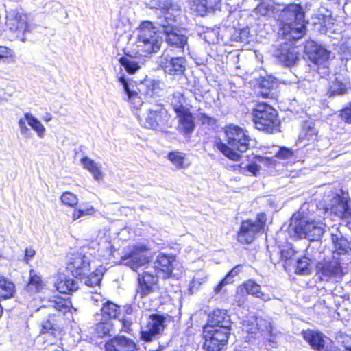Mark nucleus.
Returning <instances> with one entry per match:
<instances>
[{
	"label": "nucleus",
	"mask_w": 351,
	"mask_h": 351,
	"mask_svg": "<svg viewBox=\"0 0 351 351\" xmlns=\"http://www.w3.org/2000/svg\"><path fill=\"white\" fill-rule=\"evenodd\" d=\"M56 290L63 294H71L77 290V282L71 278L64 277L60 278L56 283Z\"/></svg>",
	"instance_id": "obj_29"
},
{
	"label": "nucleus",
	"mask_w": 351,
	"mask_h": 351,
	"mask_svg": "<svg viewBox=\"0 0 351 351\" xmlns=\"http://www.w3.org/2000/svg\"><path fill=\"white\" fill-rule=\"evenodd\" d=\"M242 330L246 333L245 341H252L258 337L259 327L256 321H244Z\"/></svg>",
	"instance_id": "obj_34"
},
{
	"label": "nucleus",
	"mask_w": 351,
	"mask_h": 351,
	"mask_svg": "<svg viewBox=\"0 0 351 351\" xmlns=\"http://www.w3.org/2000/svg\"><path fill=\"white\" fill-rule=\"evenodd\" d=\"M242 268V264L237 265L226 274L224 278L228 280H233L232 278L240 274Z\"/></svg>",
	"instance_id": "obj_55"
},
{
	"label": "nucleus",
	"mask_w": 351,
	"mask_h": 351,
	"mask_svg": "<svg viewBox=\"0 0 351 351\" xmlns=\"http://www.w3.org/2000/svg\"><path fill=\"white\" fill-rule=\"evenodd\" d=\"M252 121L254 128L268 134L280 131L281 121L277 110L265 102H257L252 109Z\"/></svg>",
	"instance_id": "obj_3"
},
{
	"label": "nucleus",
	"mask_w": 351,
	"mask_h": 351,
	"mask_svg": "<svg viewBox=\"0 0 351 351\" xmlns=\"http://www.w3.org/2000/svg\"><path fill=\"white\" fill-rule=\"evenodd\" d=\"M176 261L175 255L159 253L154 263L155 271L162 275L164 279L169 278L173 276Z\"/></svg>",
	"instance_id": "obj_19"
},
{
	"label": "nucleus",
	"mask_w": 351,
	"mask_h": 351,
	"mask_svg": "<svg viewBox=\"0 0 351 351\" xmlns=\"http://www.w3.org/2000/svg\"><path fill=\"white\" fill-rule=\"evenodd\" d=\"M301 335L314 351H338L333 341L319 330H302Z\"/></svg>",
	"instance_id": "obj_9"
},
{
	"label": "nucleus",
	"mask_w": 351,
	"mask_h": 351,
	"mask_svg": "<svg viewBox=\"0 0 351 351\" xmlns=\"http://www.w3.org/2000/svg\"><path fill=\"white\" fill-rule=\"evenodd\" d=\"M50 302L56 310L62 312L64 314L67 313H73L77 311V309L73 306L72 301L69 298L55 295L53 299L50 300Z\"/></svg>",
	"instance_id": "obj_27"
},
{
	"label": "nucleus",
	"mask_w": 351,
	"mask_h": 351,
	"mask_svg": "<svg viewBox=\"0 0 351 351\" xmlns=\"http://www.w3.org/2000/svg\"><path fill=\"white\" fill-rule=\"evenodd\" d=\"M293 237L297 239L317 240L323 234V229L315 221L306 220L303 217H296L290 224Z\"/></svg>",
	"instance_id": "obj_8"
},
{
	"label": "nucleus",
	"mask_w": 351,
	"mask_h": 351,
	"mask_svg": "<svg viewBox=\"0 0 351 351\" xmlns=\"http://www.w3.org/2000/svg\"><path fill=\"white\" fill-rule=\"evenodd\" d=\"M160 85L158 81L152 80L146 88L145 95L149 97H154L158 95Z\"/></svg>",
	"instance_id": "obj_50"
},
{
	"label": "nucleus",
	"mask_w": 351,
	"mask_h": 351,
	"mask_svg": "<svg viewBox=\"0 0 351 351\" xmlns=\"http://www.w3.org/2000/svg\"><path fill=\"white\" fill-rule=\"evenodd\" d=\"M274 11L273 5L267 1L260 2L255 8L257 14L266 16L270 15Z\"/></svg>",
	"instance_id": "obj_46"
},
{
	"label": "nucleus",
	"mask_w": 351,
	"mask_h": 351,
	"mask_svg": "<svg viewBox=\"0 0 351 351\" xmlns=\"http://www.w3.org/2000/svg\"><path fill=\"white\" fill-rule=\"evenodd\" d=\"M113 324L108 320L101 319L95 324L94 333L98 338H103L110 335V331L112 330Z\"/></svg>",
	"instance_id": "obj_36"
},
{
	"label": "nucleus",
	"mask_w": 351,
	"mask_h": 351,
	"mask_svg": "<svg viewBox=\"0 0 351 351\" xmlns=\"http://www.w3.org/2000/svg\"><path fill=\"white\" fill-rule=\"evenodd\" d=\"M119 82L122 84L127 95L125 101L132 105L134 108H139L143 103L140 93L134 88V86L128 84V80L124 77L121 76L119 78Z\"/></svg>",
	"instance_id": "obj_26"
},
{
	"label": "nucleus",
	"mask_w": 351,
	"mask_h": 351,
	"mask_svg": "<svg viewBox=\"0 0 351 351\" xmlns=\"http://www.w3.org/2000/svg\"><path fill=\"white\" fill-rule=\"evenodd\" d=\"M317 274L322 279L341 277L343 276V269L341 263L337 260L319 262L316 265Z\"/></svg>",
	"instance_id": "obj_20"
},
{
	"label": "nucleus",
	"mask_w": 351,
	"mask_h": 351,
	"mask_svg": "<svg viewBox=\"0 0 351 351\" xmlns=\"http://www.w3.org/2000/svg\"><path fill=\"white\" fill-rule=\"evenodd\" d=\"M157 108L147 110V117L143 125L149 129L154 130H161L168 126L171 119V114L162 104H157Z\"/></svg>",
	"instance_id": "obj_10"
},
{
	"label": "nucleus",
	"mask_w": 351,
	"mask_h": 351,
	"mask_svg": "<svg viewBox=\"0 0 351 351\" xmlns=\"http://www.w3.org/2000/svg\"><path fill=\"white\" fill-rule=\"evenodd\" d=\"M254 296L262 300L263 302H267L271 299L269 294L262 291L261 288L258 290V293L254 294Z\"/></svg>",
	"instance_id": "obj_59"
},
{
	"label": "nucleus",
	"mask_w": 351,
	"mask_h": 351,
	"mask_svg": "<svg viewBox=\"0 0 351 351\" xmlns=\"http://www.w3.org/2000/svg\"><path fill=\"white\" fill-rule=\"evenodd\" d=\"M338 117L345 124L351 125V101L339 111Z\"/></svg>",
	"instance_id": "obj_48"
},
{
	"label": "nucleus",
	"mask_w": 351,
	"mask_h": 351,
	"mask_svg": "<svg viewBox=\"0 0 351 351\" xmlns=\"http://www.w3.org/2000/svg\"><path fill=\"white\" fill-rule=\"evenodd\" d=\"M104 276V271L101 267H97L93 271L89 272L84 278L85 284L90 287H94L100 285Z\"/></svg>",
	"instance_id": "obj_38"
},
{
	"label": "nucleus",
	"mask_w": 351,
	"mask_h": 351,
	"mask_svg": "<svg viewBox=\"0 0 351 351\" xmlns=\"http://www.w3.org/2000/svg\"><path fill=\"white\" fill-rule=\"evenodd\" d=\"M294 155V151L286 147H280L278 151L275 154L274 157L280 160H287Z\"/></svg>",
	"instance_id": "obj_51"
},
{
	"label": "nucleus",
	"mask_w": 351,
	"mask_h": 351,
	"mask_svg": "<svg viewBox=\"0 0 351 351\" xmlns=\"http://www.w3.org/2000/svg\"><path fill=\"white\" fill-rule=\"evenodd\" d=\"M267 215L264 211L258 213L254 220H242L236 233L237 242L241 245L252 244L260 234L267 232Z\"/></svg>",
	"instance_id": "obj_4"
},
{
	"label": "nucleus",
	"mask_w": 351,
	"mask_h": 351,
	"mask_svg": "<svg viewBox=\"0 0 351 351\" xmlns=\"http://www.w3.org/2000/svg\"><path fill=\"white\" fill-rule=\"evenodd\" d=\"M159 278L152 271H143L138 274L137 294L141 298L153 293L158 287Z\"/></svg>",
	"instance_id": "obj_16"
},
{
	"label": "nucleus",
	"mask_w": 351,
	"mask_h": 351,
	"mask_svg": "<svg viewBox=\"0 0 351 351\" xmlns=\"http://www.w3.org/2000/svg\"><path fill=\"white\" fill-rule=\"evenodd\" d=\"M60 315L49 314L47 318L40 325V336L49 335L56 339L63 331V328L60 324Z\"/></svg>",
	"instance_id": "obj_21"
},
{
	"label": "nucleus",
	"mask_w": 351,
	"mask_h": 351,
	"mask_svg": "<svg viewBox=\"0 0 351 351\" xmlns=\"http://www.w3.org/2000/svg\"><path fill=\"white\" fill-rule=\"evenodd\" d=\"M230 318L226 311L214 309L208 314L206 322L203 326L230 332Z\"/></svg>",
	"instance_id": "obj_17"
},
{
	"label": "nucleus",
	"mask_w": 351,
	"mask_h": 351,
	"mask_svg": "<svg viewBox=\"0 0 351 351\" xmlns=\"http://www.w3.org/2000/svg\"><path fill=\"white\" fill-rule=\"evenodd\" d=\"M25 121H26L25 118V119L21 118L19 120V126L20 128V131L22 134H27L29 131V129L26 126Z\"/></svg>",
	"instance_id": "obj_61"
},
{
	"label": "nucleus",
	"mask_w": 351,
	"mask_h": 351,
	"mask_svg": "<svg viewBox=\"0 0 351 351\" xmlns=\"http://www.w3.org/2000/svg\"><path fill=\"white\" fill-rule=\"evenodd\" d=\"M230 332L203 326L202 348L206 351H223L226 349Z\"/></svg>",
	"instance_id": "obj_7"
},
{
	"label": "nucleus",
	"mask_w": 351,
	"mask_h": 351,
	"mask_svg": "<svg viewBox=\"0 0 351 351\" xmlns=\"http://www.w3.org/2000/svg\"><path fill=\"white\" fill-rule=\"evenodd\" d=\"M94 213H95V209L93 207H90L86 210H82V209H79V208H75L72 213V219H73V221H75L84 215H92Z\"/></svg>",
	"instance_id": "obj_53"
},
{
	"label": "nucleus",
	"mask_w": 351,
	"mask_h": 351,
	"mask_svg": "<svg viewBox=\"0 0 351 351\" xmlns=\"http://www.w3.org/2000/svg\"><path fill=\"white\" fill-rule=\"evenodd\" d=\"M156 32L153 25L149 21H144L141 25L140 33L138 37V47H141V52L144 55L150 54L156 51L158 48L156 45Z\"/></svg>",
	"instance_id": "obj_12"
},
{
	"label": "nucleus",
	"mask_w": 351,
	"mask_h": 351,
	"mask_svg": "<svg viewBox=\"0 0 351 351\" xmlns=\"http://www.w3.org/2000/svg\"><path fill=\"white\" fill-rule=\"evenodd\" d=\"M45 286V283L41 275L34 269H31L29 271L28 280L24 288L25 291L30 295L36 294L40 292Z\"/></svg>",
	"instance_id": "obj_25"
},
{
	"label": "nucleus",
	"mask_w": 351,
	"mask_h": 351,
	"mask_svg": "<svg viewBox=\"0 0 351 351\" xmlns=\"http://www.w3.org/2000/svg\"><path fill=\"white\" fill-rule=\"evenodd\" d=\"M332 210L335 215L351 229V199L339 196L336 204L332 206Z\"/></svg>",
	"instance_id": "obj_23"
},
{
	"label": "nucleus",
	"mask_w": 351,
	"mask_h": 351,
	"mask_svg": "<svg viewBox=\"0 0 351 351\" xmlns=\"http://www.w3.org/2000/svg\"><path fill=\"white\" fill-rule=\"evenodd\" d=\"M167 158L178 169H184L189 166L186 162V154L179 151L169 152Z\"/></svg>",
	"instance_id": "obj_32"
},
{
	"label": "nucleus",
	"mask_w": 351,
	"mask_h": 351,
	"mask_svg": "<svg viewBox=\"0 0 351 351\" xmlns=\"http://www.w3.org/2000/svg\"><path fill=\"white\" fill-rule=\"evenodd\" d=\"M276 58L282 65L290 67L299 60V53L295 46L284 43L278 49Z\"/></svg>",
	"instance_id": "obj_22"
},
{
	"label": "nucleus",
	"mask_w": 351,
	"mask_h": 351,
	"mask_svg": "<svg viewBox=\"0 0 351 351\" xmlns=\"http://www.w3.org/2000/svg\"><path fill=\"white\" fill-rule=\"evenodd\" d=\"M178 119V132L184 136H190L195 129V122L190 109L176 114Z\"/></svg>",
	"instance_id": "obj_24"
},
{
	"label": "nucleus",
	"mask_w": 351,
	"mask_h": 351,
	"mask_svg": "<svg viewBox=\"0 0 351 351\" xmlns=\"http://www.w3.org/2000/svg\"><path fill=\"white\" fill-rule=\"evenodd\" d=\"M331 240L336 250L339 253H346L349 247L348 241L341 234H332Z\"/></svg>",
	"instance_id": "obj_41"
},
{
	"label": "nucleus",
	"mask_w": 351,
	"mask_h": 351,
	"mask_svg": "<svg viewBox=\"0 0 351 351\" xmlns=\"http://www.w3.org/2000/svg\"><path fill=\"white\" fill-rule=\"evenodd\" d=\"M170 106L176 114L189 109L185 106L186 97L181 92H174L170 95Z\"/></svg>",
	"instance_id": "obj_31"
},
{
	"label": "nucleus",
	"mask_w": 351,
	"mask_h": 351,
	"mask_svg": "<svg viewBox=\"0 0 351 351\" xmlns=\"http://www.w3.org/2000/svg\"><path fill=\"white\" fill-rule=\"evenodd\" d=\"M304 53L307 58L317 66L326 63L330 59V51L313 40L306 43Z\"/></svg>",
	"instance_id": "obj_14"
},
{
	"label": "nucleus",
	"mask_w": 351,
	"mask_h": 351,
	"mask_svg": "<svg viewBox=\"0 0 351 351\" xmlns=\"http://www.w3.org/2000/svg\"><path fill=\"white\" fill-rule=\"evenodd\" d=\"M194 5L197 12H204L219 7L221 0H194Z\"/></svg>",
	"instance_id": "obj_37"
},
{
	"label": "nucleus",
	"mask_w": 351,
	"mask_h": 351,
	"mask_svg": "<svg viewBox=\"0 0 351 351\" xmlns=\"http://www.w3.org/2000/svg\"><path fill=\"white\" fill-rule=\"evenodd\" d=\"M24 117L27 121L28 125L36 132L38 135L40 137H42L44 135L45 129L44 126L42 125L40 121L35 118L31 113L26 112L24 114Z\"/></svg>",
	"instance_id": "obj_42"
},
{
	"label": "nucleus",
	"mask_w": 351,
	"mask_h": 351,
	"mask_svg": "<svg viewBox=\"0 0 351 351\" xmlns=\"http://www.w3.org/2000/svg\"><path fill=\"white\" fill-rule=\"evenodd\" d=\"M65 269L77 279H83L91 271L90 260L79 250H71L66 255Z\"/></svg>",
	"instance_id": "obj_6"
},
{
	"label": "nucleus",
	"mask_w": 351,
	"mask_h": 351,
	"mask_svg": "<svg viewBox=\"0 0 351 351\" xmlns=\"http://www.w3.org/2000/svg\"><path fill=\"white\" fill-rule=\"evenodd\" d=\"M6 28L15 35V38L22 42L26 40L25 34L29 32V25L27 16L19 12H10L5 16Z\"/></svg>",
	"instance_id": "obj_11"
},
{
	"label": "nucleus",
	"mask_w": 351,
	"mask_h": 351,
	"mask_svg": "<svg viewBox=\"0 0 351 351\" xmlns=\"http://www.w3.org/2000/svg\"><path fill=\"white\" fill-rule=\"evenodd\" d=\"M347 90L348 86L346 83L336 78L330 84L328 93L330 96L341 95L345 94Z\"/></svg>",
	"instance_id": "obj_39"
},
{
	"label": "nucleus",
	"mask_w": 351,
	"mask_h": 351,
	"mask_svg": "<svg viewBox=\"0 0 351 351\" xmlns=\"http://www.w3.org/2000/svg\"><path fill=\"white\" fill-rule=\"evenodd\" d=\"M241 287L247 294L253 296L254 294L258 293V290L261 289V285L256 283L254 280L251 279L243 282L241 285Z\"/></svg>",
	"instance_id": "obj_47"
},
{
	"label": "nucleus",
	"mask_w": 351,
	"mask_h": 351,
	"mask_svg": "<svg viewBox=\"0 0 351 351\" xmlns=\"http://www.w3.org/2000/svg\"><path fill=\"white\" fill-rule=\"evenodd\" d=\"M343 351H351V346H345Z\"/></svg>",
	"instance_id": "obj_63"
},
{
	"label": "nucleus",
	"mask_w": 351,
	"mask_h": 351,
	"mask_svg": "<svg viewBox=\"0 0 351 351\" xmlns=\"http://www.w3.org/2000/svg\"><path fill=\"white\" fill-rule=\"evenodd\" d=\"M81 163L82 164L84 169L93 174L95 179L99 180L102 178L103 176L100 168L93 160L89 158L87 156H84L81 158Z\"/></svg>",
	"instance_id": "obj_35"
},
{
	"label": "nucleus",
	"mask_w": 351,
	"mask_h": 351,
	"mask_svg": "<svg viewBox=\"0 0 351 351\" xmlns=\"http://www.w3.org/2000/svg\"><path fill=\"white\" fill-rule=\"evenodd\" d=\"M308 21L305 12L299 3L285 5L280 15L279 29L283 38L298 40L303 38L307 31Z\"/></svg>",
	"instance_id": "obj_2"
},
{
	"label": "nucleus",
	"mask_w": 351,
	"mask_h": 351,
	"mask_svg": "<svg viewBox=\"0 0 351 351\" xmlns=\"http://www.w3.org/2000/svg\"><path fill=\"white\" fill-rule=\"evenodd\" d=\"M15 60V53L13 49L5 46L0 45V62H12Z\"/></svg>",
	"instance_id": "obj_45"
},
{
	"label": "nucleus",
	"mask_w": 351,
	"mask_h": 351,
	"mask_svg": "<svg viewBox=\"0 0 351 351\" xmlns=\"http://www.w3.org/2000/svg\"><path fill=\"white\" fill-rule=\"evenodd\" d=\"M276 84L269 78L261 77L258 80L257 86L260 89L258 96L262 98H273L272 90L274 88Z\"/></svg>",
	"instance_id": "obj_30"
},
{
	"label": "nucleus",
	"mask_w": 351,
	"mask_h": 351,
	"mask_svg": "<svg viewBox=\"0 0 351 351\" xmlns=\"http://www.w3.org/2000/svg\"><path fill=\"white\" fill-rule=\"evenodd\" d=\"M121 313L120 306L112 301L108 300L102 304L101 315L103 319L110 322L119 317Z\"/></svg>",
	"instance_id": "obj_28"
},
{
	"label": "nucleus",
	"mask_w": 351,
	"mask_h": 351,
	"mask_svg": "<svg viewBox=\"0 0 351 351\" xmlns=\"http://www.w3.org/2000/svg\"><path fill=\"white\" fill-rule=\"evenodd\" d=\"M245 169L250 172L254 176H257L260 171V167L255 162H253L248 164L245 167Z\"/></svg>",
	"instance_id": "obj_56"
},
{
	"label": "nucleus",
	"mask_w": 351,
	"mask_h": 351,
	"mask_svg": "<svg viewBox=\"0 0 351 351\" xmlns=\"http://www.w3.org/2000/svg\"><path fill=\"white\" fill-rule=\"evenodd\" d=\"M166 41L172 47L183 49L186 44L187 38L183 34L169 31L166 32Z\"/></svg>",
	"instance_id": "obj_33"
},
{
	"label": "nucleus",
	"mask_w": 351,
	"mask_h": 351,
	"mask_svg": "<svg viewBox=\"0 0 351 351\" xmlns=\"http://www.w3.org/2000/svg\"><path fill=\"white\" fill-rule=\"evenodd\" d=\"M311 260L306 256L298 258L296 261L295 273L299 275H307L311 273Z\"/></svg>",
	"instance_id": "obj_40"
},
{
	"label": "nucleus",
	"mask_w": 351,
	"mask_h": 351,
	"mask_svg": "<svg viewBox=\"0 0 351 351\" xmlns=\"http://www.w3.org/2000/svg\"><path fill=\"white\" fill-rule=\"evenodd\" d=\"M152 259L148 245L136 243L128 247L120 261L132 270L136 271L141 267L149 264Z\"/></svg>",
	"instance_id": "obj_5"
},
{
	"label": "nucleus",
	"mask_w": 351,
	"mask_h": 351,
	"mask_svg": "<svg viewBox=\"0 0 351 351\" xmlns=\"http://www.w3.org/2000/svg\"><path fill=\"white\" fill-rule=\"evenodd\" d=\"M119 62L125 69L128 74L133 75L141 68L138 62L129 60L126 56H122L119 59Z\"/></svg>",
	"instance_id": "obj_44"
},
{
	"label": "nucleus",
	"mask_w": 351,
	"mask_h": 351,
	"mask_svg": "<svg viewBox=\"0 0 351 351\" xmlns=\"http://www.w3.org/2000/svg\"><path fill=\"white\" fill-rule=\"evenodd\" d=\"M253 158L267 167H274L277 165L278 162L273 157L262 156L260 155L254 156Z\"/></svg>",
	"instance_id": "obj_52"
},
{
	"label": "nucleus",
	"mask_w": 351,
	"mask_h": 351,
	"mask_svg": "<svg viewBox=\"0 0 351 351\" xmlns=\"http://www.w3.org/2000/svg\"><path fill=\"white\" fill-rule=\"evenodd\" d=\"M60 202L65 206L75 208L78 204L77 196L72 192L64 191L60 197Z\"/></svg>",
	"instance_id": "obj_43"
},
{
	"label": "nucleus",
	"mask_w": 351,
	"mask_h": 351,
	"mask_svg": "<svg viewBox=\"0 0 351 351\" xmlns=\"http://www.w3.org/2000/svg\"><path fill=\"white\" fill-rule=\"evenodd\" d=\"M293 252L291 250H280V260L283 262V267L287 271L290 269V266L293 263Z\"/></svg>",
	"instance_id": "obj_49"
},
{
	"label": "nucleus",
	"mask_w": 351,
	"mask_h": 351,
	"mask_svg": "<svg viewBox=\"0 0 351 351\" xmlns=\"http://www.w3.org/2000/svg\"><path fill=\"white\" fill-rule=\"evenodd\" d=\"M105 351H138L136 343L125 335H117L110 338L104 343Z\"/></svg>",
	"instance_id": "obj_18"
},
{
	"label": "nucleus",
	"mask_w": 351,
	"mask_h": 351,
	"mask_svg": "<svg viewBox=\"0 0 351 351\" xmlns=\"http://www.w3.org/2000/svg\"><path fill=\"white\" fill-rule=\"evenodd\" d=\"M160 66L169 75H181L185 71V58L173 57L165 51L160 57Z\"/></svg>",
	"instance_id": "obj_15"
},
{
	"label": "nucleus",
	"mask_w": 351,
	"mask_h": 351,
	"mask_svg": "<svg viewBox=\"0 0 351 351\" xmlns=\"http://www.w3.org/2000/svg\"><path fill=\"white\" fill-rule=\"evenodd\" d=\"M36 251L32 247H26L24 251L23 261L26 263H29V261L34 257Z\"/></svg>",
	"instance_id": "obj_57"
},
{
	"label": "nucleus",
	"mask_w": 351,
	"mask_h": 351,
	"mask_svg": "<svg viewBox=\"0 0 351 351\" xmlns=\"http://www.w3.org/2000/svg\"><path fill=\"white\" fill-rule=\"evenodd\" d=\"M234 280H228L225 278H223L217 284V285L215 288V291L218 293L221 291L223 287L230 283L233 282Z\"/></svg>",
	"instance_id": "obj_60"
},
{
	"label": "nucleus",
	"mask_w": 351,
	"mask_h": 351,
	"mask_svg": "<svg viewBox=\"0 0 351 351\" xmlns=\"http://www.w3.org/2000/svg\"><path fill=\"white\" fill-rule=\"evenodd\" d=\"M198 119L202 125H206L208 126H214L217 123V119L209 116L204 112L200 113Z\"/></svg>",
	"instance_id": "obj_54"
},
{
	"label": "nucleus",
	"mask_w": 351,
	"mask_h": 351,
	"mask_svg": "<svg viewBox=\"0 0 351 351\" xmlns=\"http://www.w3.org/2000/svg\"><path fill=\"white\" fill-rule=\"evenodd\" d=\"M157 6L158 8V9L160 10H168L169 8H170V4L169 3H161L160 2H159L158 4H157Z\"/></svg>",
	"instance_id": "obj_62"
},
{
	"label": "nucleus",
	"mask_w": 351,
	"mask_h": 351,
	"mask_svg": "<svg viewBox=\"0 0 351 351\" xmlns=\"http://www.w3.org/2000/svg\"><path fill=\"white\" fill-rule=\"evenodd\" d=\"M226 143L219 138L214 143V147L232 161L238 162L242 158V154L250 147L251 138L248 131L232 123L223 128Z\"/></svg>",
	"instance_id": "obj_1"
},
{
	"label": "nucleus",
	"mask_w": 351,
	"mask_h": 351,
	"mask_svg": "<svg viewBox=\"0 0 351 351\" xmlns=\"http://www.w3.org/2000/svg\"><path fill=\"white\" fill-rule=\"evenodd\" d=\"M121 322L122 324L121 330L125 332L130 333L132 331L131 326L132 324V322L131 319L123 317L121 319Z\"/></svg>",
	"instance_id": "obj_58"
},
{
	"label": "nucleus",
	"mask_w": 351,
	"mask_h": 351,
	"mask_svg": "<svg viewBox=\"0 0 351 351\" xmlns=\"http://www.w3.org/2000/svg\"><path fill=\"white\" fill-rule=\"evenodd\" d=\"M166 317L163 315L152 313L149 315L145 329L140 331V339L145 342H150L165 328Z\"/></svg>",
	"instance_id": "obj_13"
},
{
	"label": "nucleus",
	"mask_w": 351,
	"mask_h": 351,
	"mask_svg": "<svg viewBox=\"0 0 351 351\" xmlns=\"http://www.w3.org/2000/svg\"><path fill=\"white\" fill-rule=\"evenodd\" d=\"M51 119V117L50 115H49V117H45V118L44 119V120H45V121H49Z\"/></svg>",
	"instance_id": "obj_64"
}]
</instances>
